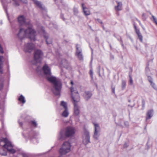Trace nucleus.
I'll return each instance as SVG.
<instances>
[{
	"label": "nucleus",
	"instance_id": "9",
	"mask_svg": "<svg viewBox=\"0 0 157 157\" xmlns=\"http://www.w3.org/2000/svg\"><path fill=\"white\" fill-rule=\"evenodd\" d=\"M84 136L83 137V143L84 144L86 145L90 142L89 133L87 129L84 128Z\"/></svg>",
	"mask_w": 157,
	"mask_h": 157
},
{
	"label": "nucleus",
	"instance_id": "55",
	"mask_svg": "<svg viewBox=\"0 0 157 157\" xmlns=\"http://www.w3.org/2000/svg\"><path fill=\"white\" fill-rule=\"evenodd\" d=\"M65 63H66V64H67V61H66V60H65Z\"/></svg>",
	"mask_w": 157,
	"mask_h": 157
},
{
	"label": "nucleus",
	"instance_id": "54",
	"mask_svg": "<svg viewBox=\"0 0 157 157\" xmlns=\"http://www.w3.org/2000/svg\"><path fill=\"white\" fill-rule=\"evenodd\" d=\"M143 106L144 107V106L145 103H144V102H143Z\"/></svg>",
	"mask_w": 157,
	"mask_h": 157
},
{
	"label": "nucleus",
	"instance_id": "8",
	"mask_svg": "<svg viewBox=\"0 0 157 157\" xmlns=\"http://www.w3.org/2000/svg\"><path fill=\"white\" fill-rule=\"evenodd\" d=\"M93 124L94 126V133L93 137L94 139L98 140L100 135V128L98 123L94 122Z\"/></svg>",
	"mask_w": 157,
	"mask_h": 157
},
{
	"label": "nucleus",
	"instance_id": "4",
	"mask_svg": "<svg viewBox=\"0 0 157 157\" xmlns=\"http://www.w3.org/2000/svg\"><path fill=\"white\" fill-rule=\"evenodd\" d=\"M75 132V129L74 127L69 126L67 127L64 132L61 131L58 136V139L62 140L65 139L66 137H69L73 136Z\"/></svg>",
	"mask_w": 157,
	"mask_h": 157
},
{
	"label": "nucleus",
	"instance_id": "28",
	"mask_svg": "<svg viewBox=\"0 0 157 157\" xmlns=\"http://www.w3.org/2000/svg\"><path fill=\"white\" fill-rule=\"evenodd\" d=\"M73 11L74 14L76 15L78 12V8L75 7H74L73 8Z\"/></svg>",
	"mask_w": 157,
	"mask_h": 157
},
{
	"label": "nucleus",
	"instance_id": "25",
	"mask_svg": "<svg viewBox=\"0 0 157 157\" xmlns=\"http://www.w3.org/2000/svg\"><path fill=\"white\" fill-rule=\"evenodd\" d=\"M60 105L63 107L64 109H68L67 103L64 101H62L61 102Z\"/></svg>",
	"mask_w": 157,
	"mask_h": 157
},
{
	"label": "nucleus",
	"instance_id": "39",
	"mask_svg": "<svg viewBox=\"0 0 157 157\" xmlns=\"http://www.w3.org/2000/svg\"><path fill=\"white\" fill-rule=\"evenodd\" d=\"M93 72L92 70H90V74L91 76V78H93Z\"/></svg>",
	"mask_w": 157,
	"mask_h": 157
},
{
	"label": "nucleus",
	"instance_id": "47",
	"mask_svg": "<svg viewBox=\"0 0 157 157\" xmlns=\"http://www.w3.org/2000/svg\"><path fill=\"white\" fill-rule=\"evenodd\" d=\"M2 5H3V6H4L3 3H2ZM3 7H4V9H5V11H6V13H7V10L5 8V7L4 6H3Z\"/></svg>",
	"mask_w": 157,
	"mask_h": 157
},
{
	"label": "nucleus",
	"instance_id": "24",
	"mask_svg": "<svg viewBox=\"0 0 157 157\" xmlns=\"http://www.w3.org/2000/svg\"><path fill=\"white\" fill-rule=\"evenodd\" d=\"M18 100L23 104H24L26 101L25 97L22 95L20 96Z\"/></svg>",
	"mask_w": 157,
	"mask_h": 157
},
{
	"label": "nucleus",
	"instance_id": "17",
	"mask_svg": "<svg viewBox=\"0 0 157 157\" xmlns=\"http://www.w3.org/2000/svg\"><path fill=\"white\" fill-rule=\"evenodd\" d=\"M81 6L84 14L86 16L89 15L90 14V12L89 9L85 6L84 4V3L82 4Z\"/></svg>",
	"mask_w": 157,
	"mask_h": 157
},
{
	"label": "nucleus",
	"instance_id": "6",
	"mask_svg": "<svg viewBox=\"0 0 157 157\" xmlns=\"http://www.w3.org/2000/svg\"><path fill=\"white\" fill-rule=\"evenodd\" d=\"M71 144L68 142H65L63 143L62 147L59 150V152L61 155H65L71 151Z\"/></svg>",
	"mask_w": 157,
	"mask_h": 157
},
{
	"label": "nucleus",
	"instance_id": "38",
	"mask_svg": "<svg viewBox=\"0 0 157 157\" xmlns=\"http://www.w3.org/2000/svg\"><path fill=\"white\" fill-rule=\"evenodd\" d=\"M124 125H125L126 127H128L129 125V124L128 122V121H126L124 122Z\"/></svg>",
	"mask_w": 157,
	"mask_h": 157
},
{
	"label": "nucleus",
	"instance_id": "26",
	"mask_svg": "<svg viewBox=\"0 0 157 157\" xmlns=\"http://www.w3.org/2000/svg\"><path fill=\"white\" fill-rule=\"evenodd\" d=\"M0 154L2 155L6 156L7 155V153L5 150L3 149H0Z\"/></svg>",
	"mask_w": 157,
	"mask_h": 157
},
{
	"label": "nucleus",
	"instance_id": "46",
	"mask_svg": "<svg viewBox=\"0 0 157 157\" xmlns=\"http://www.w3.org/2000/svg\"><path fill=\"white\" fill-rule=\"evenodd\" d=\"M112 92L113 93H115V88H114L112 89Z\"/></svg>",
	"mask_w": 157,
	"mask_h": 157
},
{
	"label": "nucleus",
	"instance_id": "50",
	"mask_svg": "<svg viewBox=\"0 0 157 157\" xmlns=\"http://www.w3.org/2000/svg\"><path fill=\"white\" fill-rule=\"evenodd\" d=\"M2 127L3 128L4 127V123H3V121L2 122Z\"/></svg>",
	"mask_w": 157,
	"mask_h": 157
},
{
	"label": "nucleus",
	"instance_id": "15",
	"mask_svg": "<svg viewBox=\"0 0 157 157\" xmlns=\"http://www.w3.org/2000/svg\"><path fill=\"white\" fill-rule=\"evenodd\" d=\"M39 33L40 34H42L43 35L44 38L46 39V43L47 44H51L52 43V41L51 40L48 41V35L46 33L44 30V28L43 27H41V30L39 32Z\"/></svg>",
	"mask_w": 157,
	"mask_h": 157
},
{
	"label": "nucleus",
	"instance_id": "3",
	"mask_svg": "<svg viewBox=\"0 0 157 157\" xmlns=\"http://www.w3.org/2000/svg\"><path fill=\"white\" fill-rule=\"evenodd\" d=\"M72 94V98L74 101V114L78 116L79 114V108L77 105V102L80 100L79 95L76 88H74L72 87L70 88Z\"/></svg>",
	"mask_w": 157,
	"mask_h": 157
},
{
	"label": "nucleus",
	"instance_id": "56",
	"mask_svg": "<svg viewBox=\"0 0 157 157\" xmlns=\"http://www.w3.org/2000/svg\"><path fill=\"white\" fill-rule=\"evenodd\" d=\"M1 1L2 2H3V0H1Z\"/></svg>",
	"mask_w": 157,
	"mask_h": 157
},
{
	"label": "nucleus",
	"instance_id": "37",
	"mask_svg": "<svg viewBox=\"0 0 157 157\" xmlns=\"http://www.w3.org/2000/svg\"><path fill=\"white\" fill-rule=\"evenodd\" d=\"M148 79L149 82L151 83H152V79L151 77L150 76H148Z\"/></svg>",
	"mask_w": 157,
	"mask_h": 157
},
{
	"label": "nucleus",
	"instance_id": "2",
	"mask_svg": "<svg viewBox=\"0 0 157 157\" xmlns=\"http://www.w3.org/2000/svg\"><path fill=\"white\" fill-rule=\"evenodd\" d=\"M46 78L48 81L53 84V93L56 95H59L62 87L61 82L52 75L46 76Z\"/></svg>",
	"mask_w": 157,
	"mask_h": 157
},
{
	"label": "nucleus",
	"instance_id": "29",
	"mask_svg": "<svg viewBox=\"0 0 157 157\" xmlns=\"http://www.w3.org/2000/svg\"><path fill=\"white\" fill-rule=\"evenodd\" d=\"M31 124L32 125L34 126L35 127H36L37 125V123L35 121H31Z\"/></svg>",
	"mask_w": 157,
	"mask_h": 157
},
{
	"label": "nucleus",
	"instance_id": "13",
	"mask_svg": "<svg viewBox=\"0 0 157 157\" xmlns=\"http://www.w3.org/2000/svg\"><path fill=\"white\" fill-rule=\"evenodd\" d=\"M34 3L41 10H42L43 13L46 14L47 12V10L41 2L36 0H32Z\"/></svg>",
	"mask_w": 157,
	"mask_h": 157
},
{
	"label": "nucleus",
	"instance_id": "23",
	"mask_svg": "<svg viewBox=\"0 0 157 157\" xmlns=\"http://www.w3.org/2000/svg\"><path fill=\"white\" fill-rule=\"evenodd\" d=\"M69 113L68 111V109H64V111L62 113V116L64 117H67L68 116Z\"/></svg>",
	"mask_w": 157,
	"mask_h": 157
},
{
	"label": "nucleus",
	"instance_id": "5",
	"mask_svg": "<svg viewBox=\"0 0 157 157\" xmlns=\"http://www.w3.org/2000/svg\"><path fill=\"white\" fill-rule=\"evenodd\" d=\"M3 142L4 144L2 146L7 149L10 153L13 154L15 152V150L13 148V144L9 140L6 138H3L0 140V143Z\"/></svg>",
	"mask_w": 157,
	"mask_h": 157
},
{
	"label": "nucleus",
	"instance_id": "21",
	"mask_svg": "<svg viewBox=\"0 0 157 157\" xmlns=\"http://www.w3.org/2000/svg\"><path fill=\"white\" fill-rule=\"evenodd\" d=\"M3 57L2 56H0V72L2 74L3 72V70L2 69V65H3Z\"/></svg>",
	"mask_w": 157,
	"mask_h": 157
},
{
	"label": "nucleus",
	"instance_id": "48",
	"mask_svg": "<svg viewBox=\"0 0 157 157\" xmlns=\"http://www.w3.org/2000/svg\"><path fill=\"white\" fill-rule=\"evenodd\" d=\"M19 124L21 126L22 125V123L21 122H19Z\"/></svg>",
	"mask_w": 157,
	"mask_h": 157
},
{
	"label": "nucleus",
	"instance_id": "19",
	"mask_svg": "<svg viewBox=\"0 0 157 157\" xmlns=\"http://www.w3.org/2000/svg\"><path fill=\"white\" fill-rule=\"evenodd\" d=\"M154 111L153 109H150L147 111L146 114V120L151 118L153 115Z\"/></svg>",
	"mask_w": 157,
	"mask_h": 157
},
{
	"label": "nucleus",
	"instance_id": "42",
	"mask_svg": "<svg viewBox=\"0 0 157 157\" xmlns=\"http://www.w3.org/2000/svg\"><path fill=\"white\" fill-rule=\"evenodd\" d=\"M21 1L24 3H26L27 2V0H20Z\"/></svg>",
	"mask_w": 157,
	"mask_h": 157
},
{
	"label": "nucleus",
	"instance_id": "43",
	"mask_svg": "<svg viewBox=\"0 0 157 157\" xmlns=\"http://www.w3.org/2000/svg\"><path fill=\"white\" fill-rule=\"evenodd\" d=\"M117 40L119 41H120V42H121V44H122V46H123V43H122V40L121 39V38H120V39H117Z\"/></svg>",
	"mask_w": 157,
	"mask_h": 157
},
{
	"label": "nucleus",
	"instance_id": "30",
	"mask_svg": "<svg viewBox=\"0 0 157 157\" xmlns=\"http://www.w3.org/2000/svg\"><path fill=\"white\" fill-rule=\"evenodd\" d=\"M151 85L154 89L156 90H157V87L154 83H153V82H152V83H151Z\"/></svg>",
	"mask_w": 157,
	"mask_h": 157
},
{
	"label": "nucleus",
	"instance_id": "49",
	"mask_svg": "<svg viewBox=\"0 0 157 157\" xmlns=\"http://www.w3.org/2000/svg\"><path fill=\"white\" fill-rule=\"evenodd\" d=\"M61 5L62 6H63V8H64V7H63V1H62L61 2Z\"/></svg>",
	"mask_w": 157,
	"mask_h": 157
},
{
	"label": "nucleus",
	"instance_id": "40",
	"mask_svg": "<svg viewBox=\"0 0 157 157\" xmlns=\"http://www.w3.org/2000/svg\"><path fill=\"white\" fill-rule=\"evenodd\" d=\"M60 17L62 19L63 21H65V19L63 17V14H61L60 15Z\"/></svg>",
	"mask_w": 157,
	"mask_h": 157
},
{
	"label": "nucleus",
	"instance_id": "22",
	"mask_svg": "<svg viewBox=\"0 0 157 157\" xmlns=\"http://www.w3.org/2000/svg\"><path fill=\"white\" fill-rule=\"evenodd\" d=\"M117 2V5L115 7L116 10H121L122 9V4L121 2Z\"/></svg>",
	"mask_w": 157,
	"mask_h": 157
},
{
	"label": "nucleus",
	"instance_id": "7",
	"mask_svg": "<svg viewBox=\"0 0 157 157\" xmlns=\"http://www.w3.org/2000/svg\"><path fill=\"white\" fill-rule=\"evenodd\" d=\"M43 56L42 51L39 50L37 49L34 52V59L36 63L40 62Z\"/></svg>",
	"mask_w": 157,
	"mask_h": 157
},
{
	"label": "nucleus",
	"instance_id": "36",
	"mask_svg": "<svg viewBox=\"0 0 157 157\" xmlns=\"http://www.w3.org/2000/svg\"><path fill=\"white\" fill-rule=\"evenodd\" d=\"M152 17L155 23L157 25V19L153 15L152 16Z\"/></svg>",
	"mask_w": 157,
	"mask_h": 157
},
{
	"label": "nucleus",
	"instance_id": "32",
	"mask_svg": "<svg viewBox=\"0 0 157 157\" xmlns=\"http://www.w3.org/2000/svg\"><path fill=\"white\" fill-rule=\"evenodd\" d=\"M129 78H130V80H129V84L130 85H132L133 83V80L132 78L131 75H130L129 76Z\"/></svg>",
	"mask_w": 157,
	"mask_h": 157
},
{
	"label": "nucleus",
	"instance_id": "59",
	"mask_svg": "<svg viewBox=\"0 0 157 157\" xmlns=\"http://www.w3.org/2000/svg\"><path fill=\"white\" fill-rule=\"evenodd\" d=\"M63 61H62L63 63Z\"/></svg>",
	"mask_w": 157,
	"mask_h": 157
},
{
	"label": "nucleus",
	"instance_id": "51",
	"mask_svg": "<svg viewBox=\"0 0 157 157\" xmlns=\"http://www.w3.org/2000/svg\"><path fill=\"white\" fill-rule=\"evenodd\" d=\"M71 83L72 85H73L74 84V83L72 81H71Z\"/></svg>",
	"mask_w": 157,
	"mask_h": 157
},
{
	"label": "nucleus",
	"instance_id": "20",
	"mask_svg": "<svg viewBox=\"0 0 157 157\" xmlns=\"http://www.w3.org/2000/svg\"><path fill=\"white\" fill-rule=\"evenodd\" d=\"M92 95V94L89 91H86L85 92L83 95L85 99L87 100L90 98Z\"/></svg>",
	"mask_w": 157,
	"mask_h": 157
},
{
	"label": "nucleus",
	"instance_id": "35",
	"mask_svg": "<svg viewBox=\"0 0 157 157\" xmlns=\"http://www.w3.org/2000/svg\"><path fill=\"white\" fill-rule=\"evenodd\" d=\"M0 53L3 54L4 53L3 48L1 45L0 44Z\"/></svg>",
	"mask_w": 157,
	"mask_h": 157
},
{
	"label": "nucleus",
	"instance_id": "52",
	"mask_svg": "<svg viewBox=\"0 0 157 157\" xmlns=\"http://www.w3.org/2000/svg\"><path fill=\"white\" fill-rule=\"evenodd\" d=\"M148 70H149V68H148V67H147L146 68V71H147Z\"/></svg>",
	"mask_w": 157,
	"mask_h": 157
},
{
	"label": "nucleus",
	"instance_id": "57",
	"mask_svg": "<svg viewBox=\"0 0 157 157\" xmlns=\"http://www.w3.org/2000/svg\"><path fill=\"white\" fill-rule=\"evenodd\" d=\"M10 23H11V25H12V23L11 22H10Z\"/></svg>",
	"mask_w": 157,
	"mask_h": 157
},
{
	"label": "nucleus",
	"instance_id": "27",
	"mask_svg": "<svg viewBox=\"0 0 157 157\" xmlns=\"http://www.w3.org/2000/svg\"><path fill=\"white\" fill-rule=\"evenodd\" d=\"M126 82L125 80H123L122 81V90H124L126 87Z\"/></svg>",
	"mask_w": 157,
	"mask_h": 157
},
{
	"label": "nucleus",
	"instance_id": "41",
	"mask_svg": "<svg viewBox=\"0 0 157 157\" xmlns=\"http://www.w3.org/2000/svg\"><path fill=\"white\" fill-rule=\"evenodd\" d=\"M23 157H28L27 155L25 153H23L22 154Z\"/></svg>",
	"mask_w": 157,
	"mask_h": 157
},
{
	"label": "nucleus",
	"instance_id": "44",
	"mask_svg": "<svg viewBox=\"0 0 157 157\" xmlns=\"http://www.w3.org/2000/svg\"><path fill=\"white\" fill-rule=\"evenodd\" d=\"M136 21H137L139 23L140 25H142V24L141 23L140 21V20H139L137 18H136Z\"/></svg>",
	"mask_w": 157,
	"mask_h": 157
},
{
	"label": "nucleus",
	"instance_id": "1",
	"mask_svg": "<svg viewBox=\"0 0 157 157\" xmlns=\"http://www.w3.org/2000/svg\"><path fill=\"white\" fill-rule=\"evenodd\" d=\"M17 36L21 40L26 37L31 41H34L36 40V32L32 27H29L25 30L22 28L20 29Z\"/></svg>",
	"mask_w": 157,
	"mask_h": 157
},
{
	"label": "nucleus",
	"instance_id": "18",
	"mask_svg": "<svg viewBox=\"0 0 157 157\" xmlns=\"http://www.w3.org/2000/svg\"><path fill=\"white\" fill-rule=\"evenodd\" d=\"M134 27L135 29V32L137 35H138V37L140 39L141 42H143V36L141 34V33L140 31V30L138 29L136 26L134 25Z\"/></svg>",
	"mask_w": 157,
	"mask_h": 157
},
{
	"label": "nucleus",
	"instance_id": "16",
	"mask_svg": "<svg viewBox=\"0 0 157 157\" xmlns=\"http://www.w3.org/2000/svg\"><path fill=\"white\" fill-rule=\"evenodd\" d=\"M26 131H24L23 132V136H24L25 137H29L30 138V139H31V141H33V142L34 143H35V142L34 141H36V138L35 137V136H33L32 138H31V134L33 133V132H30L29 134H28L27 135H25L26 133Z\"/></svg>",
	"mask_w": 157,
	"mask_h": 157
},
{
	"label": "nucleus",
	"instance_id": "14",
	"mask_svg": "<svg viewBox=\"0 0 157 157\" xmlns=\"http://www.w3.org/2000/svg\"><path fill=\"white\" fill-rule=\"evenodd\" d=\"M76 55L79 60H81L83 59V56L82 53V49L79 46H78V44H77L76 45Z\"/></svg>",
	"mask_w": 157,
	"mask_h": 157
},
{
	"label": "nucleus",
	"instance_id": "45",
	"mask_svg": "<svg viewBox=\"0 0 157 157\" xmlns=\"http://www.w3.org/2000/svg\"><path fill=\"white\" fill-rule=\"evenodd\" d=\"M98 22L99 23H102V21H101V20H100L99 19H98Z\"/></svg>",
	"mask_w": 157,
	"mask_h": 157
},
{
	"label": "nucleus",
	"instance_id": "58",
	"mask_svg": "<svg viewBox=\"0 0 157 157\" xmlns=\"http://www.w3.org/2000/svg\"><path fill=\"white\" fill-rule=\"evenodd\" d=\"M0 23L1 24H2V21H1V22H0Z\"/></svg>",
	"mask_w": 157,
	"mask_h": 157
},
{
	"label": "nucleus",
	"instance_id": "10",
	"mask_svg": "<svg viewBox=\"0 0 157 157\" xmlns=\"http://www.w3.org/2000/svg\"><path fill=\"white\" fill-rule=\"evenodd\" d=\"M18 21L20 25H29V27H31L29 21L27 22L26 19L23 15H21L18 17Z\"/></svg>",
	"mask_w": 157,
	"mask_h": 157
},
{
	"label": "nucleus",
	"instance_id": "33",
	"mask_svg": "<svg viewBox=\"0 0 157 157\" xmlns=\"http://www.w3.org/2000/svg\"><path fill=\"white\" fill-rule=\"evenodd\" d=\"M50 28H52V26L54 28H56L57 27V25L56 24H53V23H50Z\"/></svg>",
	"mask_w": 157,
	"mask_h": 157
},
{
	"label": "nucleus",
	"instance_id": "31",
	"mask_svg": "<svg viewBox=\"0 0 157 157\" xmlns=\"http://www.w3.org/2000/svg\"><path fill=\"white\" fill-rule=\"evenodd\" d=\"M3 80L2 79H0V90L2 89L3 86Z\"/></svg>",
	"mask_w": 157,
	"mask_h": 157
},
{
	"label": "nucleus",
	"instance_id": "11",
	"mask_svg": "<svg viewBox=\"0 0 157 157\" xmlns=\"http://www.w3.org/2000/svg\"><path fill=\"white\" fill-rule=\"evenodd\" d=\"M34 48V45L32 43H28L25 44L24 50L25 52H31Z\"/></svg>",
	"mask_w": 157,
	"mask_h": 157
},
{
	"label": "nucleus",
	"instance_id": "34",
	"mask_svg": "<svg viewBox=\"0 0 157 157\" xmlns=\"http://www.w3.org/2000/svg\"><path fill=\"white\" fill-rule=\"evenodd\" d=\"M13 1L14 2V5L15 6H19V4L16 0H13Z\"/></svg>",
	"mask_w": 157,
	"mask_h": 157
},
{
	"label": "nucleus",
	"instance_id": "53",
	"mask_svg": "<svg viewBox=\"0 0 157 157\" xmlns=\"http://www.w3.org/2000/svg\"><path fill=\"white\" fill-rule=\"evenodd\" d=\"M124 147H127V146L125 144H124Z\"/></svg>",
	"mask_w": 157,
	"mask_h": 157
},
{
	"label": "nucleus",
	"instance_id": "12",
	"mask_svg": "<svg viewBox=\"0 0 157 157\" xmlns=\"http://www.w3.org/2000/svg\"><path fill=\"white\" fill-rule=\"evenodd\" d=\"M42 69L46 77L52 75L51 69L48 64H45L43 66Z\"/></svg>",
	"mask_w": 157,
	"mask_h": 157
}]
</instances>
